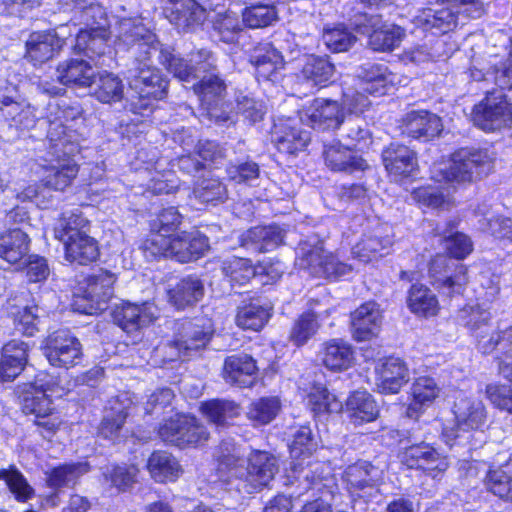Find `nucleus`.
<instances>
[{
  "label": "nucleus",
  "instance_id": "ea45409f",
  "mask_svg": "<svg viewBox=\"0 0 512 512\" xmlns=\"http://www.w3.org/2000/svg\"><path fill=\"white\" fill-rule=\"evenodd\" d=\"M378 469L367 461H358L344 472V480L351 494L364 497L361 494L365 489H374L378 481Z\"/></svg>",
  "mask_w": 512,
  "mask_h": 512
},
{
  "label": "nucleus",
  "instance_id": "f3484780",
  "mask_svg": "<svg viewBox=\"0 0 512 512\" xmlns=\"http://www.w3.org/2000/svg\"><path fill=\"white\" fill-rule=\"evenodd\" d=\"M429 275L433 286L449 297L461 294L468 282L467 267L444 255H436L430 261Z\"/></svg>",
  "mask_w": 512,
  "mask_h": 512
},
{
  "label": "nucleus",
  "instance_id": "4c0bfd02",
  "mask_svg": "<svg viewBox=\"0 0 512 512\" xmlns=\"http://www.w3.org/2000/svg\"><path fill=\"white\" fill-rule=\"evenodd\" d=\"M299 389L307 392V405L316 418L339 413L343 409L342 402L321 383H313L308 388L299 386Z\"/></svg>",
  "mask_w": 512,
  "mask_h": 512
},
{
  "label": "nucleus",
  "instance_id": "7c9ffc66",
  "mask_svg": "<svg viewBox=\"0 0 512 512\" xmlns=\"http://www.w3.org/2000/svg\"><path fill=\"white\" fill-rule=\"evenodd\" d=\"M382 324V314L379 305L368 301L351 313V328L353 338L358 341H367L375 337Z\"/></svg>",
  "mask_w": 512,
  "mask_h": 512
},
{
  "label": "nucleus",
  "instance_id": "09e8293b",
  "mask_svg": "<svg viewBox=\"0 0 512 512\" xmlns=\"http://www.w3.org/2000/svg\"><path fill=\"white\" fill-rule=\"evenodd\" d=\"M93 96L100 102L111 104L122 100L124 95V85L122 80L109 72H101L92 82Z\"/></svg>",
  "mask_w": 512,
  "mask_h": 512
},
{
  "label": "nucleus",
  "instance_id": "bf43d9fd",
  "mask_svg": "<svg viewBox=\"0 0 512 512\" xmlns=\"http://www.w3.org/2000/svg\"><path fill=\"white\" fill-rule=\"evenodd\" d=\"M138 472L135 465H113L106 468L103 476L111 487L118 491H125L136 482Z\"/></svg>",
  "mask_w": 512,
  "mask_h": 512
},
{
  "label": "nucleus",
  "instance_id": "5fc2aeb1",
  "mask_svg": "<svg viewBox=\"0 0 512 512\" xmlns=\"http://www.w3.org/2000/svg\"><path fill=\"white\" fill-rule=\"evenodd\" d=\"M201 413L216 426H224L240 415L239 406L229 400L214 399L200 406Z\"/></svg>",
  "mask_w": 512,
  "mask_h": 512
},
{
  "label": "nucleus",
  "instance_id": "39448f33",
  "mask_svg": "<svg viewBox=\"0 0 512 512\" xmlns=\"http://www.w3.org/2000/svg\"><path fill=\"white\" fill-rule=\"evenodd\" d=\"M64 11L74 13L72 21L83 25L76 36L75 51L87 57L104 55L108 49L110 22L104 7L92 0H59Z\"/></svg>",
  "mask_w": 512,
  "mask_h": 512
},
{
  "label": "nucleus",
  "instance_id": "f8f14e48",
  "mask_svg": "<svg viewBox=\"0 0 512 512\" xmlns=\"http://www.w3.org/2000/svg\"><path fill=\"white\" fill-rule=\"evenodd\" d=\"M65 393L64 387L60 385L56 376L41 372L23 394V412L44 419L53 411L52 399L60 398Z\"/></svg>",
  "mask_w": 512,
  "mask_h": 512
},
{
  "label": "nucleus",
  "instance_id": "2eb2a0df",
  "mask_svg": "<svg viewBox=\"0 0 512 512\" xmlns=\"http://www.w3.org/2000/svg\"><path fill=\"white\" fill-rule=\"evenodd\" d=\"M115 281V275L107 271H101L87 278L83 293L75 295L74 310L90 315L104 311L113 296Z\"/></svg>",
  "mask_w": 512,
  "mask_h": 512
},
{
  "label": "nucleus",
  "instance_id": "4d7b16f0",
  "mask_svg": "<svg viewBox=\"0 0 512 512\" xmlns=\"http://www.w3.org/2000/svg\"><path fill=\"white\" fill-rule=\"evenodd\" d=\"M280 411V402L276 397H264L252 402L247 417L255 426L270 423Z\"/></svg>",
  "mask_w": 512,
  "mask_h": 512
},
{
  "label": "nucleus",
  "instance_id": "c03bdc74",
  "mask_svg": "<svg viewBox=\"0 0 512 512\" xmlns=\"http://www.w3.org/2000/svg\"><path fill=\"white\" fill-rule=\"evenodd\" d=\"M28 356V344L12 340L2 349L0 375L3 380H13L23 370Z\"/></svg>",
  "mask_w": 512,
  "mask_h": 512
},
{
  "label": "nucleus",
  "instance_id": "393cba45",
  "mask_svg": "<svg viewBox=\"0 0 512 512\" xmlns=\"http://www.w3.org/2000/svg\"><path fill=\"white\" fill-rule=\"evenodd\" d=\"M164 16L181 30H191L203 24L206 10L195 0H161Z\"/></svg>",
  "mask_w": 512,
  "mask_h": 512
},
{
  "label": "nucleus",
  "instance_id": "bb28decb",
  "mask_svg": "<svg viewBox=\"0 0 512 512\" xmlns=\"http://www.w3.org/2000/svg\"><path fill=\"white\" fill-rule=\"evenodd\" d=\"M65 41L55 31H36L25 42V58L34 66L53 59L63 48Z\"/></svg>",
  "mask_w": 512,
  "mask_h": 512
},
{
  "label": "nucleus",
  "instance_id": "4be33fe9",
  "mask_svg": "<svg viewBox=\"0 0 512 512\" xmlns=\"http://www.w3.org/2000/svg\"><path fill=\"white\" fill-rule=\"evenodd\" d=\"M73 155H65L63 147L54 148L48 144V151L44 158L43 167L48 173L43 179L45 186L54 190H64L68 187L78 173V166L72 159Z\"/></svg>",
  "mask_w": 512,
  "mask_h": 512
},
{
  "label": "nucleus",
  "instance_id": "a878e982",
  "mask_svg": "<svg viewBox=\"0 0 512 512\" xmlns=\"http://www.w3.org/2000/svg\"><path fill=\"white\" fill-rule=\"evenodd\" d=\"M409 379V369L399 357L380 359L375 366V385L382 394L398 393Z\"/></svg>",
  "mask_w": 512,
  "mask_h": 512
},
{
  "label": "nucleus",
  "instance_id": "58836bf2",
  "mask_svg": "<svg viewBox=\"0 0 512 512\" xmlns=\"http://www.w3.org/2000/svg\"><path fill=\"white\" fill-rule=\"evenodd\" d=\"M285 231L278 226L254 227L242 239V246L252 252H267L282 244Z\"/></svg>",
  "mask_w": 512,
  "mask_h": 512
},
{
  "label": "nucleus",
  "instance_id": "c756f323",
  "mask_svg": "<svg viewBox=\"0 0 512 512\" xmlns=\"http://www.w3.org/2000/svg\"><path fill=\"white\" fill-rule=\"evenodd\" d=\"M440 392L441 388L434 378L416 377L410 387V402L406 409V415L411 419H418L434 404Z\"/></svg>",
  "mask_w": 512,
  "mask_h": 512
},
{
  "label": "nucleus",
  "instance_id": "79ce46f5",
  "mask_svg": "<svg viewBox=\"0 0 512 512\" xmlns=\"http://www.w3.org/2000/svg\"><path fill=\"white\" fill-rule=\"evenodd\" d=\"M346 411L350 421L362 425L374 421L379 414L378 406L372 395L367 391L357 390L346 400Z\"/></svg>",
  "mask_w": 512,
  "mask_h": 512
},
{
  "label": "nucleus",
  "instance_id": "f03ea898",
  "mask_svg": "<svg viewBox=\"0 0 512 512\" xmlns=\"http://www.w3.org/2000/svg\"><path fill=\"white\" fill-rule=\"evenodd\" d=\"M118 45L133 48L139 54L128 70L131 89L142 100L161 99L166 95L167 81L159 71L149 63L152 52L158 50V41L154 33L140 20L125 18L118 24Z\"/></svg>",
  "mask_w": 512,
  "mask_h": 512
},
{
  "label": "nucleus",
  "instance_id": "6e6552de",
  "mask_svg": "<svg viewBox=\"0 0 512 512\" xmlns=\"http://www.w3.org/2000/svg\"><path fill=\"white\" fill-rule=\"evenodd\" d=\"M46 118L48 144L54 148L62 146L65 155H74L79 150L80 133L75 128L83 122V110L76 102L54 99L47 105Z\"/></svg>",
  "mask_w": 512,
  "mask_h": 512
},
{
  "label": "nucleus",
  "instance_id": "20e7f679",
  "mask_svg": "<svg viewBox=\"0 0 512 512\" xmlns=\"http://www.w3.org/2000/svg\"><path fill=\"white\" fill-rule=\"evenodd\" d=\"M240 448L231 441L218 447L216 457L221 470H227L235 479L234 485L241 493L252 494L266 487L273 480L278 467L274 456L263 451H253L245 460L240 458Z\"/></svg>",
  "mask_w": 512,
  "mask_h": 512
},
{
  "label": "nucleus",
  "instance_id": "603ef678",
  "mask_svg": "<svg viewBox=\"0 0 512 512\" xmlns=\"http://www.w3.org/2000/svg\"><path fill=\"white\" fill-rule=\"evenodd\" d=\"M335 66L328 58L309 56L302 68V76L307 83L315 86H326L334 81Z\"/></svg>",
  "mask_w": 512,
  "mask_h": 512
},
{
  "label": "nucleus",
  "instance_id": "8fccbe9b",
  "mask_svg": "<svg viewBox=\"0 0 512 512\" xmlns=\"http://www.w3.org/2000/svg\"><path fill=\"white\" fill-rule=\"evenodd\" d=\"M29 251V238L20 229H11L0 235V257L8 263L20 261Z\"/></svg>",
  "mask_w": 512,
  "mask_h": 512
},
{
  "label": "nucleus",
  "instance_id": "49530a36",
  "mask_svg": "<svg viewBox=\"0 0 512 512\" xmlns=\"http://www.w3.org/2000/svg\"><path fill=\"white\" fill-rule=\"evenodd\" d=\"M271 316V306L259 300L241 305L235 316L236 325L242 330H261Z\"/></svg>",
  "mask_w": 512,
  "mask_h": 512
},
{
  "label": "nucleus",
  "instance_id": "cd10ccee",
  "mask_svg": "<svg viewBox=\"0 0 512 512\" xmlns=\"http://www.w3.org/2000/svg\"><path fill=\"white\" fill-rule=\"evenodd\" d=\"M465 7L459 2L448 3L440 0L434 8H426L418 16V22L425 30H435L433 33L446 34L457 25V14H465Z\"/></svg>",
  "mask_w": 512,
  "mask_h": 512
},
{
  "label": "nucleus",
  "instance_id": "e2e57ef3",
  "mask_svg": "<svg viewBox=\"0 0 512 512\" xmlns=\"http://www.w3.org/2000/svg\"><path fill=\"white\" fill-rule=\"evenodd\" d=\"M277 19V12L273 6L255 5L243 12L242 22L250 28H263L271 25Z\"/></svg>",
  "mask_w": 512,
  "mask_h": 512
},
{
  "label": "nucleus",
  "instance_id": "774afa93",
  "mask_svg": "<svg viewBox=\"0 0 512 512\" xmlns=\"http://www.w3.org/2000/svg\"><path fill=\"white\" fill-rule=\"evenodd\" d=\"M486 396L498 409L512 413V387L505 384H489L486 386Z\"/></svg>",
  "mask_w": 512,
  "mask_h": 512
},
{
  "label": "nucleus",
  "instance_id": "0eeeda50",
  "mask_svg": "<svg viewBox=\"0 0 512 512\" xmlns=\"http://www.w3.org/2000/svg\"><path fill=\"white\" fill-rule=\"evenodd\" d=\"M90 222L78 212H65L57 220L54 236L64 245L65 258L85 265L99 256L97 242L89 235Z\"/></svg>",
  "mask_w": 512,
  "mask_h": 512
},
{
  "label": "nucleus",
  "instance_id": "69168bd1",
  "mask_svg": "<svg viewBox=\"0 0 512 512\" xmlns=\"http://www.w3.org/2000/svg\"><path fill=\"white\" fill-rule=\"evenodd\" d=\"M317 318L314 313H304L295 322L290 333V341L297 346L304 345L317 331Z\"/></svg>",
  "mask_w": 512,
  "mask_h": 512
},
{
  "label": "nucleus",
  "instance_id": "5701e85b",
  "mask_svg": "<svg viewBox=\"0 0 512 512\" xmlns=\"http://www.w3.org/2000/svg\"><path fill=\"white\" fill-rule=\"evenodd\" d=\"M357 76L361 80L362 89L374 96L385 95L396 86L408 83L407 77L391 71L383 63H365L359 67Z\"/></svg>",
  "mask_w": 512,
  "mask_h": 512
},
{
  "label": "nucleus",
  "instance_id": "b1692460",
  "mask_svg": "<svg viewBox=\"0 0 512 512\" xmlns=\"http://www.w3.org/2000/svg\"><path fill=\"white\" fill-rule=\"evenodd\" d=\"M44 354L51 365L69 368L80 361L82 345L69 331L60 330L47 338Z\"/></svg>",
  "mask_w": 512,
  "mask_h": 512
},
{
  "label": "nucleus",
  "instance_id": "de8ad7c7",
  "mask_svg": "<svg viewBox=\"0 0 512 512\" xmlns=\"http://www.w3.org/2000/svg\"><path fill=\"white\" fill-rule=\"evenodd\" d=\"M147 467L151 477L159 483L175 481L183 472L178 460L164 451L152 453L148 459Z\"/></svg>",
  "mask_w": 512,
  "mask_h": 512
},
{
  "label": "nucleus",
  "instance_id": "0e129e2a",
  "mask_svg": "<svg viewBox=\"0 0 512 512\" xmlns=\"http://www.w3.org/2000/svg\"><path fill=\"white\" fill-rule=\"evenodd\" d=\"M182 217L175 207L164 209L152 223L151 233L162 234L164 237L173 238L174 232L181 224Z\"/></svg>",
  "mask_w": 512,
  "mask_h": 512
},
{
  "label": "nucleus",
  "instance_id": "4468645a",
  "mask_svg": "<svg viewBox=\"0 0 512 512\" xmlns=\"http://www.w3.org/2000/svg\"><path fill=\"white\" fill-rule=\"evenodd\" d=\"M354 29L369 37V45L374 51L387 52L397 48L405 31L400 26L383 22L379 15L360 14L352 22Z\"/></svg>",
  "mask_w": 512,
  "mask_h": 512
},
{
  "label": "nucleus",
  "instance_id": "473e14b6",
  "mask_svg": "<svg viewBox=\"0 0 512 512\" xmlns=\"http://www.w3.org/2000/svg\"><path fill=\"white\" fill-rule=\"evenodd\" d=\"M94 77L95 70L82 58L66 59L56 68L57 81L65 86L91 87Z\"/></svg>",
  "mask_w": 512,
  "mask_h": 512
},
{
  "label": "nucleus",
  "instance_id": "7ed1b4c3",
  "mask_svg": "<svg viewBox=\"0 0 512 512\" xmlns=\"http://www.w3.org/2000/svg\"><path fill=\"white\" fill-rule=\"evenodd\" d=\"M491 169V158L487 151L476 148H461L455 151L447 163L434 164L432 179L447 184V188L421 187L413 191L412 197L427 208H444L450 202L449 188L455 184L472 182L486 175Z\"/></svg>",
  "mask_w": 512,
  "mask_h": 512
},
{
  "label": "nucleus",
  "instance_id": "680f3d73",
  "mask_svg": "<svg viewBox=\"0 0 512 512\" xmlns=\"http://www.w3.org/2000/svg\"><path fill=\"white\" fill-rule=\"evenodd\" d=\"M0 480L6 482L9 490L19 502H26L34 494V489L18 470H0Z\"/></svg>",
  "mask_w": 512,
  "mask_h": 512
},
{
  "label": "nucleus",
  "instance_id": "1a4fd4ad",
  "mask_svg": "<svg viewBox=\"0 0 512 512\" xmlns=\"http://www.w3.org/2000/svg\"><path fill=\"white\" fill-rule=\"evenodd\" d=\"M209 247L208 238L198 230L182 231L173 238L152 234L142 244L146 257H170L181 263L197 260Z\"/></svg>",
  "mask_w": 512,
  "mask_h": 512
},
{
  "label": "nucleus",
  "instance_id": "9b49d317",
  "mask_svg": "<svg viewBox=\"0 0 512 512\" xmlns=\"http://www.w3.org/2000/svg\"><path fill=\"white\" fill-rule=\"evenodd\" d=\"M505 88L487 92L486 96L474 106L472 121L485 132L500 131L512 126V103L504 93Z\"/></svg>",
  "mask_w": 512,
  "mask_h": 512
},
{
  "label": "nucleus",
  "instance_id": "e433bc0d",
  "mask_svg": "<svg viewBox=\"0 0 512 512\" xmlns=\"http://www.w3.org/2000/svg\"><path fill=\"white\" fill-rule=\"evenodd\" d=\"M223 272L228 276L231 281L243 285L251 279L266 274L271 278L279 277V271L273 266L267 268L260 264L253 266L249 259L234 257L231 260L225 261L223 264Z\"/></svg>",
  "mask_w": 512,
  "mask_h": 512
},
{
  "label": "nucleus",
  "instance_id": "f257e3e1",
  "mask_svg": "<svg viewBox=\"0 0 512 512\" xmlns=\"http://www.w3.org/2000/svg\"><path fill=\"white\" fill-rule=\"evenodd\" d=\"M160 62L166 69L182 82H191L201 77L214 67L213 55L201 49L191 53L189 62L172 54L168 49L159 51ZM194 93L198 96L203 109L202 116L214 119L215 123L223 124L231 119L229 105L223 101L225 85L216 75H203L198 84H193Z\"/></svg>",
  "mask_w": 512,
  "mask_h": 512
},
{
  "label": "nucleus",
  "instance_id": "ddd939ff",
  "mask_svg": "<svg viewBox=\"0 0 512 512\" xmlns=\"http://www.w3.org/2000/svg\"><path fill=\"white\" fill-rule=\"evenodd\" d=\"M212 334L213 327L208 318L183 323L175 339L165 346L168 360L174 361L193 356L208 344Z\"/></svg>",
  "mask_w": 512,
  "mask_h": 512
},
{
  "label": "nucleus",
  "instance_id": "a18cd8bd",
  "mask_svg": "<svg viewBox=\"0 0 512 512\" xmlns=\"http://www.w3.org/2000/svg\"><path fill=\"white\" fill-rule=\"evenodd\" d=\"M392 243L389 234H383L380 230H376L371 235H365L352 248V255L359 261L368 263L388 254Z\"/></svg>",
  "mask_w": 512,
  "mask_h": 512
},
{
  "label": "nucleus",
  "instance_id": "6ab92c4d",
  "mask_svg": "<svg viewBox=\"0 0 512 512\" xmlns=\"http://www.w3.org/2000/svg\"><path fill=\"white\" fill-rule=\"evenodd\" d=\"M399 458L408 468L421 469L433 479L441 476L449 467L447 457L426 442L404 448Z\"/></svg>",
  "mask_w": 512,
  "mask_h": 512
},
{
  "label": "nucleus",
  "instance_id": "a19ab883",
  "mask_svg": "<svg viewBox=\"0 0 512 512\" xmlns=\"http://www.w3.org/2000/svg\"><path fill=\"white\" fill-rule=\"evenodd\" d=\"M321 360L331 371L346 370L354 361L353 347L342 339H331L322 345Z\"/></svg>",
  "mask_w": 512,
  "mask_h": 512
},
{
  "label": "nucleus",
  "instance_id": "864d4df0",
  "mask_svg": "<svg viewBox=\"0 0 512 512\" xmlns=\"http://www.w3.org/2000/svg\"><path fill=\"white\" fill-rule=\"evenodd\" d=\"M407 303L410 311L418 316L431 317L439 310L436 295L424 285H412Z\"/></svg>",
  "mask_w": 512,
  "mask_h": 512
},
{
  "label": "nucleus",
  "instance_id": "c9c22d12",
  "mask_svg": "<svg viewBox=\"0 0 512 512\" xmlns=\"http://www.w3.org/2000/svg\"><path fill=\"white\" fill-rule=\"evenodd\" d=\"M257 367L252 357L232 355L224 362L223 377L226 382L239 387H248L253 384Z\"/></svg>",
  "mask_w": 512,
  "mask_h": 512
},
{
  "label": "nucleus",
  "instance_id": "6e6d98bb",
  "mask_svg": "<svg viewBox=\"0 0 512 512\" xmlns=\"http://www.w3.org/2000/svg\"><path fill=\"white\" fill-rule=\"evenodd\" d=\"M89 471L86 462L64 464L47 473V484L51 488H60L74 484L79 477Z\"/></svg>",
  "mask_w": 512,
  "mask_h": 512
},
{
  "label": "nucleus",
  "instance_id": "aec40b11",
  "mask_svg": "<svg viewBox=\"0 0 512 512\" xmlns=\"http://www.w3.org/2000/svg\"><path fill=\"white\" fill-rule=\"evenodd\" d=\"M300 121L314 129L334 130L344 122L345 112L334 100L317 98L298 111Z\"/></svg>",
  "mask_w": 512,
  "mask_h": 512
},
{
  "label": "nucleus",
  "instance_id": "3c124183",
  "mask_svg": "<svg viewBox=\"0 0 512 512\" xmlns=\"http://www.w3.org/2000/svg\"><path fill=\"white\" fill-rule=\"evenodd\" d=\"M290 430H292L290 428ZM293 440L290 443V469L296 470L305 464L316 448L309 426H300L295 431H290Z\"/></svg>",
  "mask_w": 512,
  "mask_h": 512
},
{
  "label": "nucleus",
  "instance_id": "a211bd4d",
  "mask_svg": "<svg viewBox=\"0 0 512 512\" xmlns=\"http://www.w3.org/2000/svg\"><path fill=\"white\" fill-rule=\"evenodd\" d=\"M161 439L180 448L201 445L208 439L206 428L189 415H176L159 429Z\"/></svg>",
  "mask_w": 512,
  "mask_h": 512
},
{
  "label": "nucleus",
  "instance_id": "72a5a7b5",
  "mask_svg": "<svg viewBox=\"0 0 512 512\" xmlns=\"http://www.w3.org/2000/svg\"><path fill=\"white\" fill-rule=\"evenodd\" d=\"M382 158L386 170L395 181L412 175L417 166L414 151L405 145L392 144L383 151Z\"/></svg>",
  "mask_w": 512,
  "mask_h": 512
},
{
  "label": "nucleus",
  "instance_id": "dca6fc26",
  "mask_svg": "<svg viewBox=\"0 0 512 512\" xmlns=\"http://www.w3.org/2000/svg\"><path fill=\"white\" fill-rule=\"evenodd\" d=\"M296 255L297 258L302 257L299 266L310 269L311 273L318 277L329 280L346 279L353 271L350 265L339 261L332 254H324L323 249L318 246L308 248L306 243H302L296 249ZM296 265H298L297 261Z\"/></svg>",
  "mask_w": 512,
  "mask_h": 512
},
{
  "label": "nucleus",
  "instance_id": "2f4dec72",
  "mask_svg": "<svg viewBox=\"0 0 512 512\" xmlns=\"http://www.w3.org/2000/svg\"><path fill=\"white\" fill-rule=\"evenodd\" d=\"M442 129L441 118L427 110H413L408 112L402 123L403 134L424 141L438 136Z\"/></svg>",
  "mask_w": 512,
  "mask_h": 512
},
{
  "label": "nucleus",
  "instance_id": "37998d69",
  "mask_svg": "<svg viewBox=\"0 0 512 512\" xmlns=\"http://www.w3.org/2000/svg\"><path fill=\"white\" fill-rule=\"evenodd\" d=\"M204 295V285L199 277L189 275L168 290V298L177 309L194 305Z\"/></svg>",
  "mask_w": 512,
  "mask_h": 512
},
{
  "label": "nucleus",
  "instance_id": "f704fd0d",
  "mask_svg": "<svg viewBox=\"0 0 512 512\" xmlns=\"http://www.w3.org/2000/svg\"><path fill=\"white\" fill-rule=\"evenodd\" d=\"M352 148L335 142L329 146H325L324 158L326 165L333 171L355 172L363 171L367 168L366 161L355 155Z\"/></svg>",
  "mask_w": 512,
  "mask_h": 512
},
{
  "label": "nucleus",
  "instance_id": "412c9836",
  "mask_svg": "<svg viewBox=\"0 0 512 512\" xmlns=\"http://www.w3.org/2000/svg\"><path fill=\"white\" fill-rule=\"evenodd\" d=\"M0 112L4 120L16 129H30L36 124L34 108L19 97L15 87L0 85Z\"/></svg>",
  "mask_w": 512,
  "mask_h": 512
},
{
  "label": "nucleus",
  "instance_id": "338daca9",
  "mask_svg": "<svg viewBox=\"0 0 512 512\" xmlns=\"http://www.w3.org/2000/svg\"><path fill=\"white\" fill-rule=\"evenodd\" d=\"M194 194L203 203L222 202L226 199V188L218 179H203L194 188Z\"/></svg>",
  "mask_w": 512,
  "mask_h": 512
},
{
  "label": "nucleus",
  "instance_id": "13d9d810",
  "mask_svg": "<svg viewBox=\"0 0 512 512\" xmlns=\"http://www.w3.org/2000/svg\"><path fill=\"white\" fill-rule=\"evenodd\" d=\"M322 39L326 47L333 53L345 52L356 42V36L344 25L325 28Z\"/></svg>",
  "mask_w": 512,
  "mask_h": 512
},
{
  "label": "nucleus",
  "instance_id": "052dcab7",
  "mask_svg": "<svg viewBox=\"0 0 512 512\" xmlns=\"http://www.w3.org/2000/svg\"><path fill=\"white\" fill-rule=\"evenodd\" d=\"M485 485L494 495L512 502V476L508 475L502 467L488 471Z\"/></svg>",
  "mask_w": 512,
  "mask_h": 512
},
{
  "label": "nucleus",
  "instance_id": "9d476101",
  "mask_svg": "<svg viewBox=\"0 0 512 512\" xmlns=\"http://www.w3.org/2000/svg\"><path fill=\"white\" fill-rule=\"evenodd\" d=\"M453 414L455 424L443 427V441L450 448L456 445L476 447V444H472V439L476 434H483L487 418L483 402L477 398L460 394L454 403Z\"/></svg>",
  "mask_w": 512,
  "mask_h": 512
},
{
  "label": "nucleus",
  "instance_id": "423d86ee",
  "mask_svg": "<svg viewBox=\"0 0 512 512\" xmlns=\"http://www.w3.org/2000/svg\"><path fill=\"white\" fill-rule=\"evenodd\" d=\"M491 300H481L468 302L457 313V321L460 325L466 327L471 335L477 340V348L483 354H489L496 351H505L512 344V327L492 332L491 328Z\"/></svg>",
  "mask_w": 512,
  "mask_h": 512
},
{
  "label": "nucleus",
  "instance_id": "c85d7f7f",
  "mask_svg": "<svg viewBox=\"0 0 512 512\" xmlns=\"http://www.w3.org/2000/svg\"><path fill=\"white\" fill-rule=\"evenodd\" d=\"M159 316V309L154 303L140 305L123 303L113 312L115 323L126 332H133L152 324Z\"/></svg>",
  "mask_w": 512,
  "mask_h": 512
}]
</instances>
